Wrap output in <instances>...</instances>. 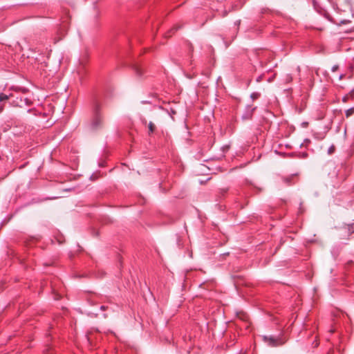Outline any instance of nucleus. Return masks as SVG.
Instances as JSON below:
<instances>
[{"mask_svg":"<svg viewBox=\"0 0 354 354\" xmlns=\"http://www.w3.org/2000/svg\"><path fill=\"white\" fill-rule=\"evenodd\" d=\"M103 123V119L100 115H97L93 122V126L95 129L99 128Z\"/></svg>","mask_w":354,"mask_h":354,"instance_id":"f257e3e1","label":"nucleus"},{"mask_svg":"<svg viewBox=\"0 0 354 354\" xmlns=\"http://www.w3.org/2000/svg\"><path fill=\"white\" fill-rule=\"evenodd\" d=\"M264 339L267 342H268L270 346H276L279 345V344L277 343V341L275 339H274L273 337H265ZM280 344H282V343H280Z\"/></svg>","mask_w":354,"mask_h":354,"instance_id":"f03ea898","label":"nucleus"},{"mask_svg":"<svg viewBox=\"0 0 354 354\" xmlns=\"http://www.w3.org/2000/svg\"><path fill=\"white\" fill-rule=\"evenodd\" d=\"M148 128H149V134H151L154 132V131L156 129V126L152 122H150L148 124Z\"/></svg>","mask_w":354,"mask_h":354,"instance_id":"7ed1b4c3","label":"nucleus"},{"mask_svg":"<svg viewBox=\"0 0 354 354\" xmlns=\"http://www.w3.org/2000/svg\"><path fill=\"white\" fill-rule=\"evenodd\" d=\"M353 113H354V107L351 108L346 111V118H348L351 115H352Z\"/></svg>","mask_w":354,"mask_h":354,"instance_id":"20e7f679","label":"nucleus"},{"mask_svg":"<svg viewBox=\"0 0 354 354\" xmlns=\"http://www.w3.org/2000/svg\"><path fill=\"white\" fill-rule=\"evenodd\" d=\"M8 99V96L5 94H0V101L6 100Z\"/></svg>","mask_w":354,"mask_h":354,"instance_id":"39448f33","label":"nucleus"},{"mask_svg":"<svg viewBox=\"0 0 354 354\" xmlns=\"http://www.w3.org/2000/svg\"><path fill=\"white\" fill-rule=\"evenodd\" d=\"M339 66L337 65H335L332 67V71L335 72L338 69Z\"/></svg>","mask_w":354,"mask_h":354,"instance_id":"423d86ee","label":"nucleus"},{"mask_svg":"<svg viewBox=\"0 0 354 354\" xmlns=\"http://www.w3.org/2000/svg\"><path fill=\"white\" fill-rule=\"evenodd\" d=\"M26 104L28 105H30L32 104V102L28 99H25Z\"/></svg>","mask_w":354,"mask_h":354,"instance_id":"0eeeda50","label":"nucleus"},{"mask_svg":"<svg viewBox=\"0 0 354 354\" xmlns=\"http://www.w3.org/2000/svg\"><path fill=\"white\" fill-rule=\"evenodd\" d=\"M286 80L290 82L292 80V77L290 75H287Z\"/></svg>","mask_w":354,"mask_h":354,"instance_id":"6e6552de","label":"nucleus"},{"mask_svg":"<svg viewBox=\"0 0 354 354\" xmlns=\"http://www.w3.org/2000/svg\"><path fill=\"white\" fill-rule=\"evenodd\" d=\"M105 308H106V307H105L104 306H101V309H102V310H105Z\"/></svg>","mask_w":354,"mask_h":354,"instance_id":"1a4fd4ad","label":"nucleus"},{"mask_svg":"<svg viewBox=\"0 0 354 354\" xmlns=\"http://www.w3.org/2000/svg\"><path fill=\"white\" fill-rule=\"evenodd\" d=\"M351 227H352L353 230L354 231V224L352 225Z\"/></svg>","mask_w":354,"mask_h":354,"instance_id":"9d476101","label":"nucleus"},{"mask_svg":"<svg viewBox=\"0 0 354 354\" xmlns=\"http://www.w3.org/2000/svg\"><path fill=\"white\" fill-rule=\"evenodd\" d=\"M343 77V75H340L339 79L341 80Z\"/></svg>","mask_w":354,"mask_h":354,"instance_id":"9b49d317","label":"nucleus"}]
</instances>
